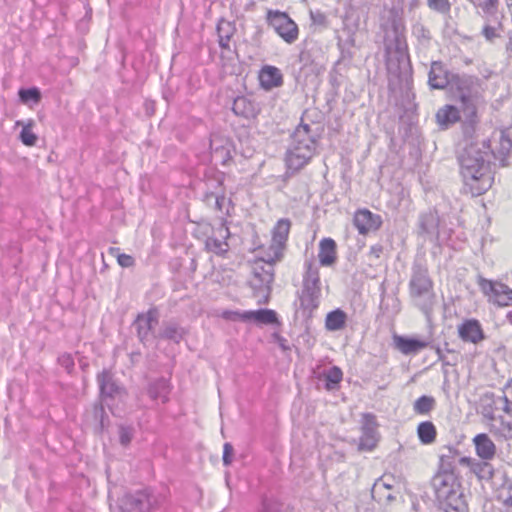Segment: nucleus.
Returning a JSON list of instances; mask_svg holds the SVG:
<instances>
[{
  "mask_svg": "<svg viewBox=\"0 0 512 512\" xmlns=\"http://www.w3.org/2000/svg\"><path fill=\"white\" fill-rule=\"evenodd\" d=\"M490 145L473 137L465 140L463 153L459 157L460 171L472 196H480L493 184L490 163L487 160Z\"/></svg>",
  "mask_w": 512,
  "mask_h": 512,
  "instance_id": "nucleus-1",
  "label": "nucleus"
},
{
  "mask_svg": "<svg viewBox=\"0 0 512 512\" xmlns=\"http://www.w3.org/2000/svg\"><path fill=\"white\" fill-rule=\"evenodd\" d=\"M441 460L442 465L433 479L437 497L450 508L458 510L462 503L460 479L454 469L445 468L444 459Z\"/></svg>",
  "mask_w": 512,
  "mask_h": 512,
  "instance_id": "nucleus-2",
  "label": "nucleus"
},
{
  "mask_svg": "<svg viewBox=\"0 0 512 512\" xmlns=\"http://www.w3.org/2000/svg\"><path fill=\"white\" fill-rule=\"evenodd\" d=\"M477 284L487 301L500 308L512 306V288L498 281L479 277Z\"/></svg>",
  "mask_w": 512,
  "mask_h": 512,
  "instance_id": "nucleus-3",
  "label": "nucleus"
},
{
  "mask_svg": "<svg viewBox=\"0 0 512 512\" xmlns=\"http://www.w3.org/2000/svg\"><path fill=\"white\" fill-rule=\"evenodd\" d=\"M267 23L286 43L292 44L299 38V28L295 21L285 12L269 10Z\"/></svg>",
  "mask_w": 512,
  "mask_h": 512,
  "instance_id": "nucleus-4",
  "label": "nucleus"
},
{
  "mask_svg": "<svg viewBox=\"0 0 512 512\" xmlns=\"http://www.w3.org/2000/svg\"><path fill=\"white\" fill-rule=\"evenodd\" d=\"M251 268V285L254 289L270 292L274 281V268L254 258L249 262Z\"/></svg>",
  "mask_w": 512,
  "mask_h": 512,
  "instance_id": "nucleus-5",
  "label": "nucleus"
},
{
  "mask_svg": "<svg viewBox=\"0 0 512 512\" xmlns=\"http://www.w3.org/2000/svg\"><path fill=\"white\" fill-rule=\"evenodd\" d=\"M230 238V230L228 226L223 223L218 228L213 230V233L205 241V249L216 256L225 258L230 250L228 239Z\"/></svg>",
  "mask_w": 512,
  "mask_h": 512,
  "instance_id": "nucleus-6",
  "label": "nucleus"
},
{
  "mask_svg": "<svg viewBox=\"0 0 512 512\" xmlns=\"http://www.w3.org/2000/svg\"><path fill=\"white\" fill-rule=\"evenodd\" d=\"M458 337L465 343L479 344L485 339V332L478 319H464L457 326Z\"/></svg>",
  "mask_w": 512,
  "mask_h": 512,
  "instance_id": "nucleus-7",
  "label": "nucleus"
},
{
  "mask_svg": "<svg viewBox=\"0 0 512 512\" xmlns=\"http://www.w3.org/2000/svg\"><path fill=\"white\" fill-rule=\"evenodd\" d=\"M429 84L434 89H445L449 86L461 89L459 79L447 70V66H431Z\"/></svg>",
  "mask_w": 512,
  "mask_h": 512,
  "instance_id": "nucleus-8",
  "label": "nucleus"
},
{
  "mask_svg": "<svg viewBox=\"0 0 512 512\" xmlns=\"http://www.w3.org/2000/svg\"><path fill=\"white\" fill-rule=\"evenodd\" d=\"M381 224V216L372 213L368 209H359L354 214V225L362 235L378 230L381 227Z\"/></svg>",
  "mask_w": 512,
  "mask_h": 512,
  "instance_id": "nucleus-9",
  "label": "nucleus"
},
{
  "mask_svg": "<svg viewBox=\"0 0 512 512\" xmlns=\"http://www.w3.org/2000/svg\"><path fill=\"white\" fill-rule=\"evenodd\" d=\"M484 15L485 21L482 27V35L487 41L493 42L502 36V33L504 31V16L500 12H498V10L493 14Z\"/></svg>",
  "mask_w": 512,
  "mask_h": 512,
  "instance_id": "nucleus-10",
  "label": "nucleus"
},
{
  "mask_svg": "<svg viewBox=\"0 0 512 512\" xmlns=\"http://www.w3.org/2000/svg\"><path fill=\"white\" fill-rule=\"evenodd\" d=\"M291 227L292 222L290 219L281 218L277 220L270 231V242L286 251Z\"/></svg>",
  "mask_w": 512,
  "mask_h": 512,
  "instance_id": "nucleus-11",
  "label": "nucleus"
},
{
  "mask_svg": "<svg viewBox=\"0 0 512 512\" xmlns=\"http://www.w3.org/2000/svg\"><path fill=\"white\" fill-rule=\"evenodd\" d=\"M393 342L395 348L404 355L417 354L429 346V342L426 340L400 335H394Z\"/></svg>",
  "mask_w": 512,
  "mask_h": 512,
  "instance_id": "nucleus-12",
  "label": "nucleus"
},
{
  "mask_svg": "<svg viewBox=\"0 0 512 512\" xmlns=\"http://www.w3.org/2000/svg\"><path fill=\"white\" fill-rule=\"evenodd\" d=\"M472 443L475 447L476 455L485 461L492 460L497 452V448L492 439L485 433H480L474 436Z\"/></svg>",
  "mask_w": 512,
  "mask_h": 512,
  "instance_id": "nucleus-13",
  "label": "nucleus"
},
{
  "mask_svg": "<svg viewBox=\"0 0 512 512\" xmlns=\"http://www.w3.org/2000/svg\"><path fill=\"white\" fill-rule=\"evenodd\" d=\"M258 79L265 90L279 87L283 83V75L276 66H263L258 73Z\"/></svg>",
  "mask_w": 512,
  "mask_h": 512,
  "instance_id": "nucleus-14",
  "label": "nucleus"
},
{
  "mask_svg": "<svg viewBox=\"0 0 512 512\" xmlns=\"http://www.w3.org/2000/svg\"><path fill=\"white\" fill-rule=\"evenodd\" d=\"M318 259L321 266L330 267L337 261V244L330 237L323 238L319 242Z\"/></svg>",
  "mask_w": 512,
  "mask_h": 512,
  "instance_id": "nucleus-15",
  "label": "nucleus"
},
{
  "mask_svg": "<svg viewBox=\"0 0 512 512\" xmlns=\"http://www.w3.org/2000/svg\"><path fill=\"white\" fill-rule=\"evenodd\" d=\"M254 251H259L255 258L274 268L275 264L280 262L285 255V251L273 243L268 246L261 245Z\"/></svg>",
  "mask_w": 512,
  "mask_h": 512,
  "instance_id": "nucleus-16",
  "label": "nucleus"
},
{
  "mask_svg": "<svg viewBox=\"0 0 512 512\" xmlns=\"http://www.w3.org/2000/svg\"><path fill=\"white\" fill-rule=\"evenodd\" d=\"M302 150V147L297 146L288 153L286 162L290 169L299 170L308 164L312 158V151L309 146L305 147V151Z\"/></svg>",
  "mask_w": 512,
  "mask_h": 512,
  "instance_id": "nucleus-17",
  "label": "nucleus"
},
{
  "mask_svg": "<svg viewBox=\"0 0 512 512\" xmlns=\"http://www.w3.org/2000/svg\"><path fill=\"white\" fill-rule=\"evenodd\" d=\"M236 27L235 25L225 19H221L217 25V33L219 37V44L223 51H227L228 53H232L231 49V40L235 35Z\"/></svg>",
  "mask_w": 512,
  "mask_h": 512,
  "instance_id": "nucleus-18",
  "label": "nucleus"
},
{
  "mask_svg": "<svg viewBox=\"0 0 512 512\" xmlns=\"http://www.w3.org/2000/svg\"><path fill=\"white\" fill-rule=\"evenodd\" d=\"M232 109L236 115L244 118H255L260 112L257 104L245 96L237 97Z\"/></svg>",
  "mask_w": 512,
  "mask_h": 512,
  "instance_id": "nucleus-19",
  "label": "nucleus"
},
{
  "mask_svg": "<svg viewBox=\"0 0 512 512\" xmlns=\"http://www.w3.org/2000/svg\"><path fill=\"white\" fill-rule=\"evenodd\" d=\"M137 330L141 339L147 337L148 333L153 329L154 325L158 322V312L155 308L150 309L145 314H140L137 317Z\"/></svg>",
  "mask_w": 512,
  "mask_h": 512,
  "instance_id": "nucleus-20",
  "label": "nucleus"
},
{
  "mask_svg": "<svg viewBox=\"0 0 512 512\" xmlns=\"http://www.w3.org/2000/svg\"><path fill=\"white\" fill-rule=\"evenodd\" d=\"M436 120L439 126L448 128L460 120V111L453 105H445L437 111Z\"/></svg>",
  "mask_w": 512,
  "mask_h": 512,
  "instance_id": "nucleus-21",
  "label": "nucleus"
},
{
  "mask_svg": "<svg viewBox=\"0 0 512 512\" xmlns=\"http://www.w3.org/2000/svg\"><path fill=\"white\" fill-rule=\"evenodd\" d=\"M16 126H21L22 130L20 132V141L28 147H33L36 145L38 141V136L34 133L35 121L33 119H29L26 122L16 121Z\"/></svg>",
  "mask_w": 512,
  "mask_h": 512,
  "instance_id": "nucleus-22",
  "label": "nucleus"
},
{
  "mask_svg": "<svg viewBox=\"0 0 512 512\" xmlns=\"http://www.w3.org/2000/svg\"><path fill=\"white\" fill-rule=\"evenodd\" d=\"M432 289L433 281L426 275L414 276L410 282V292L416 297L429 293Z\"/></svg>",
  "mask_w": 512,
  "mask_h": 512,
  "instance_id": "nucleus-23",
  "label": "nucleus"
},
{
  "mask_svg": "<svg viewBox=\"0 0 512 512\" xmlns=\"http://www.w3.org/2000/svg\"><path fill=\"white\" fill-rule=\"evenodd\" d=\"M417 436L424 445L434 443L437 438L436 426L431 421L420 422L417 426Z\"/></svg>",
  "mask_w": 512,
  "mask_h": 512,
  "instance_id": "nucleus-24",
  "label": "nucleus"
},
{
  "mask_svg": "<svg viewBox=\"0 0 512 512\" xmlns=\"http://www.w3.org/2000/svg\"><path fill=\"white\" fill-rule=\"evenodd\" d=\"M247 321H255L261 324H275L278 322L277 314L274 310L260 309L256 311H246Z\"/></svg>",
  "mask_w": 512,
  "mask_h": 512,
  "instance_id": "nucleus-25",
  "label": "nucleus"
},
{
  "mask_svg": "<svg viewBox=\"0 0 512 512\" xmlns=\"http://www.w3.org/2000/svg\"><path fill=\"white\" fill-rule=\"evenodd\" d=\"M346 313L340 309H336L326 316L325 326L329 331H337L344 328L346 323Z\"/></svg>",
  "mask_w": 512,
  "mask_h": 512,
  "instance_id": "nucleus-26",
  "label": "nucleus"
},
{
  "mask_svg": "<svg viewBox=\"0 0 512 512\" xmlns=\"http://www.w3.org/2000/svg\"><path fill=\"white\" fill-rule=\"evenodd\" d=\"M325 380V389L328 391L336 390L343 380V371L338 366L331 367L323 374Z\"/></svg>",
  "mask_w": 512,
  "mask_h": 512,
  "instance_id": "nucleus-27",
  "label": "nucleus"
},
{
  "mask_svg": "<svg viewBox=\"0 0 512 512\" xmlns=\"http://www.w3.org/2000/svg\"><path fill=\"white\" fill-rule=\"evenodd\" d=\"M436 405L435 398L423 395L416 399L413 404V410L417 415H428Z\"/></svg>",
  "mask_w": 512,
  "mask_h": 512,
  "instance_id": "nucleus-28",
  "label": "nucleus"
},
{
  "mask_svg": "<svg viewBox=\"0 0 512 512\" xmlns=\"http://www.w3.org/2000/svg\"><path fill=\"white\" fill-rule=\"evenodd\" d=\"M471 471L478 480H491L494 476V468L488 461L475 462Z\"/></svg>",
  "mask_w": 512,
  "mask_h": 512,
  "instance_id": "nucleus-29",
  "label": "nucleus"
},
{
  "mask_svg": "<svg viewBox=\"0 0 512 512\" xmlns=\"http://www.w3.org/2000/svg\"><path fill=\"white\" fill-rule=\"evenodd\" d=\"M507 417H500V427L497 429H491L495 435H500L506 439L512 438V414L510 410H506Z\"/></svg>",
  "mask_w": 512,
  "mask_h": 512,
  "instance_id": "nucleus-30",
  "label": "nucleus"
},
{
  "mask_svg": "<svg viewBox=\"0 0 512 512\" xmlns=\"http://www.w3.org/2000/svg\"><path fill=\"white\" fill-rule=\"evenodd\" d=\"M128 501L138 512H143L149 508V495L145 492H140L136 496L130 497Z\"/></svg>",
  "mask_w": 512,
  "mask_h": 512,
  "instance_id": "nucleus-31",
  "label": "nucleus"
},
{
  "mask_svg": "<svg viewBox=\"0 0 512 512\" xmlns=\"http://www.w3.org/2000/svg\"><path fill=\"white\" fill-rule=\"evenodd\" d=\"M19 98L24 104L30 102L37 104L41 100V93L38 88L21 89L19 90Z\"/></svg>",
  "mask_w": 512,
  "mask_h": 512,
  "instance_id": "nucleus-32",
  "label": "nucleus"
},
{
  "mask_svg": "<svg viewBox=\"0 0 512 512\" xmlns=\"http://www.w3.org/2000/svg\"><path fill=\"white\" fill-rule=\"evenodd\" d=\"M484 14H493L498 10L499 0H470Z\"/></svg>",
  "mask_w": 512,
  "mask_h": 512,
  "instance_id": "nucleus-33",
  "label": "nucleus"
},
{
  "mask_svg": "<svg viewBox=\"0 0 512 512\" xmlns=\"http://www.w3.org/2000/svg\"><path fill=\"white\" fill-rule=\"evenodd\" d=\"M428 7L438 13L447 14L451 9L450 0H427Z\"/></svg>",
  "mask_w": 512,
  "mask_h": 512,
  "instance_id": "nucleus-34",
  "label": "nucleus"
},
{
  "mask_svg": "<svg viewBox=\"0 0 512 512\" xmlns=\"http://www.w3.org/2000/svg\"><path fill=\"white\" fill-rule=\"evenodd\" d=\"M98 382L100 384V389L102 392H105L106 390L110 389L113 387V383H112V374L110 371L108 370H104L102 371L98 377Z\"/></svg>",
  "mask_w": 512,
  "mask_h": 512,
  "instance_id": "nucleus-35",
  "label": "nucleus"
},
{
  "mask_svg": "<svg viewBox=\"0 0 512 512\" xmlns=\"http://www.w3.org/2000/svg\"><path fill=\"white\" fill-rule=\"evenodd\" d=\"M246 315L245 312H239V311H232V310H226L222 312V318L226 320H241V321H247V318L244 317Z\"/></svg>",
  "mask_w": 512,
  "mask_h": 512,
  "instance_id": "nucleus-36",
  "label": "nucleus"
},
{
  "mask_svg": "<svg viewBox=\"0 0 512 512\" xmlns=\"http://www.w3.org/2000/svg\"><path fill=\"white\" fill-rule=\"evenodd\" d=\"M117 263L121 267H132L135 263L134 258L131 255L125 254V253H118L117 254Z\"/></svg>",
  "mask_w": 512,
  "mask_h": 512,
  "instance_id": "nucleus-37",
  "label": "nucleus"
},
{
  "mask_svg": "<svg viewBox=\"0 0 512 512\" xmlns=\"http://www.w3.org/2000/svg\"><path fill=\"white\" fill-rule=\"evenodd\" d=\"M460 101L461 103L463 104V109L464 110H468L469 111V114L472 118H476L477 117V110H476V107L474 104H470L469 101V97L467 95H464L462 94L460 96Z\"/></svg>",
  "mask_w": 512,
  "mask_h": 512,
  "instance_id": "nucleus-38",
  "label": "nucleus"
},
{
  "mask_svg": "<svg viewBox=\"0 0 512 512\" xmlns=\"http://www.w3.org/2000/svg\"><path fill=\"white\" fill-rule=\"evenodd\" d=\"M233 447L229 443H225L223 447V462L225 465H229L232 462Z\"/></svg>",
  "mask_w": 512,
  "mask_h": 512,
  "instance_id": "nucleus-39",
  "label": "nucleus"
},
{
  "mask_svg": "<svg viewBox=\"0 0 512 512\" xmlns=\"http://www.w3.org/2000/svg\"><path fill=\"white\" fill-rule=\"evenodd\" d=\"M178 335V329L175 326L166 327L163 336L168 339H175Z\"/></svg>",
  "mask_w": 512,
  "mask_h": 512,
  "instance_id": "nucleus-40",
  "label": "nucleus"
},
{
  "mask_svg": "<svg viewBox=\"0 0 512 512\" xmlns=\"http://www.w3.org/2000/svg\"><path fill=\"white\" fill-rule=\"evenodd\" d=\"M120 441L123 445H128L131 441V434L128 430L122 429L120 433Z\"/></svg>",
  "mask_w": 512,
  "mask_h": 512,
  "instance_id": "nucleus-41",
  "label": "nucleus"
},
{
  "mask_svg": "<svg viewBox=\"0 0 512 512\" xmlns=\"http://www.w3.org/2000/svg\"><path fill=\"white\" fill-rule=\"evenodd\" d=\"M369 252H370V254H371V255H373L374 257L379 258V257H380V255H381V254H382V252H383V247H382L381 245H379V244H377V245H373V246H371V248H370V251H369Z\"/></svg>",
  "mask_w": 512,
  "mask_h": 512,
  "instance_id": "nucleus-42",
  "label": "nucleus"
},
{
  "mask_svg": "<svg viewBox=\"0 0 512 512\" xmlns=\"http://www.w3.org/2000/svg\"><path fill=\"white\" fill-rule=\"evenodd\" d=\"M459 463L461 465L469 466L472 468V465L475 463V461L471 457L464 456L460 458Z\"/></svg>",
  "mask_w": 512,
  "mask_h": 512,
  "instance_id": "nucleus-43",
  "label": "nucleus"
},
{
  "mask_svg": "<svg viewBox=\"0 0 512 512\" xmlns=\"http://www.w3.org/2000/svg\"><path fill=\"white\" fill-rule=\"evenodd\" d=\"M366 439L370 441V443L368 445V449H370V450L373 449L376 446V440L374 439V437L368 436Z\"/></svg>",
  "mask_w": 512,
  "mask_h": 512,
  "instance_id": "nucleus-44",
  "label": "nucleus"
},
{
  "mask_svg": "<svg viewBox=\"0 0 512 512\" xmlns=\"http://www.w3.org/2000/svg\"><path fill=\"white\" fill-rule=\"evenodd\" d=\"M223 200H224V197H223V196H221V197H217V198H216V205H217L218 207H220L221 202H222Z\"/></svg>",
  "mask_w": 512,
  "mask_h": 512,
  "instance_id": "nucleus-45",
  "label": "nucleus"
},
{
  "mask_svg": "<svg viewBox=\"0 0 512 512\" xmlns=\"http://www.w3.org/2000/svg\"><path fill=\"white\" fill-rule=\"evenodd\" d=\"M506 317L508 322L512 324V311L508 312Z\"/></svg>",
  "mask_w": 512,
  "mask_h": 512,
  "instance_id": "nucleus-46",
  "label": "nucleus"
},
{
  "mask_svg": "<svg viewBox=\"0 0 512 512\" xmlns=\"http://www.w3.org/2000/svg\"><path fill=\"white\" fill-rule=\"evenodd\" d=\"M114 251H118V249H116V248H112V249L110 250V253L113 255V254H114Z\"/></svg>",
  "mask_w": 512,
  "mask_h": 512,
  "instance_id": "nucleus-47",
  "label": "nucleus"
},
{
  "mask_svg": "<svg viewBox=\"0 0 512 512\" xmlns=\"http://www.w3.org/2000/svg\"><path fill=\"white\" fill-rule=\"evenodd\" d=\"M366 417H367V418H370V419H374V418H375V417H374L373 415H371V414H367V415H366Z\"/></svg>",
  "mask_w": 512,
  "mask_h": 512,
  "instance_id": "nucleus-48",
  "label": "nucleus"
},
{
  "mask_svg": "<svg viewBox=\"0 0 512 512\" xmlns=\"http://www.w3.org/2000/svg\"><path fill=\"white\" fill-rule=\"evenodd\" d=\"M360 445L361 446H365L366 445L365 442H364V439L361 440V444Z\"/></svg>",
  "mask_w": 512,
  "mask_h": 512,
  "instance_id": "nucleus-49",
  "label": "nucleus"
}]
</instances>
